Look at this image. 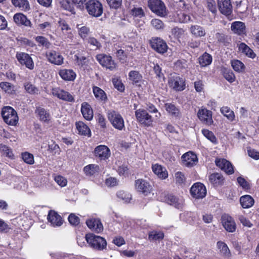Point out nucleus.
<instances>
[{
    "label": "nucleus",
    "mask_w": 259,
    "mask_h": 259,
    "mask_svg": "<svg viewBox=\"0 0 259 259\" xmlns=\"http://www.w3.org/2000/svg\"><path fill=\"white\" fill-rule=\"evenodd\" d=\"M1 115L4 121L8 125L15 126L18 122L19 117L17 112L11 106L3 107L2 109Z\"/></svg>",
    "instance_id": "f257e3e1"
},
{
    "label": "nucleus",
    "mask_w": 259,
    "mask_h": 259,
    "mask_svg": "<svg viewBox=\"0 0 259 259\" xmlns=\"http://www.w3.org/2000/svg\"><path fill=\"white\" fill-rule=\"evenodd\" d=\"M85 239L89 245L94 249L102 250L106 248V240L102 237L90 233L85 235Z\"/></svg>",
    "instance_id": "f03ea898"
},
{
    "label": "nucleus",
    "mask_w": 259,
    "mask_h": 259,
    "mask_svg": "<svg viewBox=\"0 0 259 259\" xmlns=\"http://www.w3.org/2000/svg\"><path fill=\"white\" fill-rule=\"evenodd\" d=\"M107 117L115 129L119 131L125 129L124 119L119 112L114 110H109L107 113Z\"/></svg>",
    "instance_id": "7ed1b4c3"
},
{
    "label": "nucleus",
    "mask_w": 259,
    "mask_h": 259,
    "mask_svg": "<svg viewBox=\"0 0 259 259\" xmlns=\"http://www.w3.org/2000/svg\"><path fill=\"white\" fill-rule=\"evenodd\" d=\"M85 10L89 15L94 17H99L103 13V5L99 0H88Z\"/></svg>",
    "instance_id": "20e7f679"
},
{
    "label": "nucleus",
    "mask_w": 259,
    "mask_h": 259,
    "mask_svg": "<svg viewBox=\"0 0 259 259\" xmlns=\"http://www.w3.org/2000/svg\"><path fill=\"white\" fill-rule=\"evenodd\" d=\"M149 44L151 49L159 54L163 55L167 52L168 47L166 41L160 37H152Z\"/></svg>",
    "instance_id": "39448f33"
},
{
    "label": "nucleus",
    "mask_w": 259,
    "mask_h": 259,
    "mask_svg": "<svg viewBox=\"0 0 259 259\" xmlns=\"http://www.w3.org/2000/svg\"><path fill=\"white\" fill-rule=\"evenodd\" d=\"M96 59L103 67L110 71H113L117 68V63L110 55L99 54L96 55Z\"/></svg>",
    "instance_id": "423d86ee"
},
{
    "label": "nucleus",
    "mask_w": 259,
    "mask_h": 259,
    "mask_svg": "<svg viewBox=\"0 0 259 259\" xmlns=\"http://www.w3.org/2000/svg\"><path fill=\"white\" fill-rule=\"evenodd\" d=\"M135 116L137 121L142 125L146 127L153 124V119L147 111L144 109H139L135 111Z\"/></svg>",
    "instance_id": "0eeeda50"
},
{
    "label": "nucleus",
    "mask_w": 259,
    "mask_h": 259,
    "mask_svg": "<svg viewBox=\"0 0 259 259\" xmlns=\"http://www.w3.org/2000/svg\"><path fill=\"white\" fill-rule=\"evenodd\" d=\"M148 6L150 9L159 16L166 15V8L164 3L161 0H149Z\"/></svg>",
    "instance_id": "6e6552de"
},
{
    "label": "nucleus",
    "mask_w": 259,
    "mask_h": 259,
    "mask_svg": "<svg viewBox=\"0 0 259 259\" xmlns=\"http://www.w3.org/2000/svg\"><path fill=\"white\" fill-rule=\"evenodd\" d=\"M16 58L19 63L25 66L29 70H33L34 68L33 60L30 55L25 52H17Z\"/></svg>",
    "instance_id": "1a4fd4ad"
},
{
    "label": "nucleus",
    "mask_w": 259,
    "mask_h": 259,
    "mask_svg": "<svg viewBox=\"0 0 259 259\" xmlns=\"http://www.w3.org/2000/svg\"><path fill=\"white\" fill-rule=\"evenodd\" d=\"M95 157L100 161H106L111 155V151L109 148L104 145H100L96 147L94 151Z\"/></svg>",
    "instance_id": "9d476101"
},
{
    "label": "nucleus",
    "mask_w": 259,
    "mask_h": 259,
    "mask_svg": "<svg viewBox=\"0 0 259 259\" xmlns=\"http://www.w3.org/2000/svg\"><path fill=\"white\" fill-rule=\"evenodd\" d=\"M191 196L195 199H202L206 195V189L204 185L200 182L194 183L190 189Z\"/></svg>",
    "instance_id": "9b49d317"
},
{
    "label": "nucleus",
    "mask_w": 259,
    "mask_h": 259,
    "mask_svg": "<svg viewBox=\"0 0 259 259\" xmlns=\"http://www.w3.org/2000/svg\"><path fill=\"white\" fill-rule=\"evenodd\" d=\"M46 57L49 62L58 66L62 65L64 63V58L61 53L54 50L46 52Z\"/></svg>",
    "instance_id": "f8f14e48"
},
{
    "label": "nucleus",
    "mask_w": 259,
    "mask_h": 259,
    "mask_svg": "<svg viewBox=\"0 0 259 259\" xmlns=\"http://www.w3.org/2000/svg\"><path fill=\"white\" fill-rule=\"evenodd\" d=\"M51 93L54 96L63 101L68 102H75L74 97L70 93L59 87L53 88Z\"/></svg>",
    "instance_id": "ddd939ff"
},
{
    "label": "nucleus",
    "mask_w": 259,
    "mask_h": 259,
    "mask_svg": "<svg viewBox=\"0 0 259 259\" xmlns=\"http://www.w3.org/2000/svg\"><path fill=\"white\" fill-rule=\"evenodd\" d=\"M221 222L225 229L228 232L233 233L236 230V224L234 219L230 215L224 213L221 217Z\"/></svg>",
    "instance_id": "4468645a"
},
{
    "label": "nucleus",
    "mask_w": 259,
    "mask_h": 259,
    "mask_svg": "<svg viewBox=\"0 0 259 259\" xmlns=\"http://www.w3.org/2000/svg\"><path fill=\"white\" fill-rule=\"evenodd\" d=\"M158 198L159 200L168 204L173 205L176 207H178L180 205L179 198L172 193L167 191H164L160 193Z\"/></svg>",
    "instance_id": "2eb2a0df"
},
{
    "label": "nucleus",
    "mask_w": 259,
    "mask_h": 259,
    "mask_svg": "<svg viewBox=\"0 0 259 259\" xmlns=\"http://www.w3.org/2000/svg\"><path fill=\"white\" fill-rule=\"evenodd\" d=\"M135 186L137 191L145 195H148L152 190V186L149 182L143 179H139L135 182Z\"/></svg>",
    "instance_id": "dca6fc26"
},
{
    "label": "nucleus",
    "mask_w": 259,
    "mask_h": 259,
    "mask_svg": "<svg viewBox=\"0 0 259 259\" xmlns=\"http://www.w3.org/2000/svg\"><path fill=\"white\" fill-rule=\"evenodd\" d=\"M216 165L224 171L227 175H230L234 172V167L232 163L224 158H216Z\"/></svg>",
    "instance_id": "f3484780"
},
{
    "label": "nucleus",
    "mask_w": 259,
    "mask_h": 259,
    "mask_svg": "<svg viewBox=\"0 0 259 259\" xmlns=\"http://www.w3.org/2000/svg\"><path fill=\"white\" fill-rule=\"evenodd\" d=\"M197 116L200 120L205 125H210L213 123L212 112L206 108L199 109L197 113Z\"/></svg>",
    "instance_id": "a211bd4d"
},
{
    "label": "nucleus",
    "mask_w": 259,
    "mask_h": 259,
    "mask_svg": "<svg viewBox=\"0 0 259 259\" xmlns=\"http://www.w3.org/2000/svg\"><path fill=\"white\" fill-rule=\"evenodd\" d=\"M183 164L188 167H191L198 162L197 155L193 152L189 151L184 154L182 156Z\"/></svg>",
    "instance_id": "6ab92c4d"
},
{
    "label": "nucleus",
    "mask_w": 259,
    "mask_h": 259,
    "mask_svg": "<svg viewBox=\"0 0 259 259\" xmlns=\"http://www.w3.org/2000/svg\"><path fill=\"white\" fill-rule=\"evenodd\" d=\"M164 106L169 115L175 119H180L182 117V113L179 107L172 103H165Z\"/></svg>",
    "instance_id": "aec40b11"
},
{
    "label": "nucleus",
    "mask_w": 259,
    "mask_h": 259,
    "mask_svg": "<svg viewBox=\"0 0 259 259\" xmlns=\"http://www.w3.org/2000/svg\"><path fill=\"white\" fill-rule=\"evenodd\" d=\"M170 87L176 91H182L185 89V80L179 76H173L169 81Z\"/></svg>",
    "instance_id": "412c9836"
},
{
    "label": "nucleus",
    "mask_w": 259,
    "mask_h": 259,
    "mask_svg": "<svg viewBox=\"0 0 259 259\" xmlns=\"http://www.w3.org/2000/svg\"><path fill=\"white\" fill-rule=\"evenodd\" d=\"M218 6L220 12L226 16L230 15L232 12L230 0H218Z\"/></svg>",
    "instance_id": "4be33fe9"
},
{
    "label": "nucleus",
    "mask_w": 259,
    "mask_h": 259,
    "mask_svg": "<svg viewBox=\"0 0 259 259\" xmlns=\"http://www.w3.org/2000/svg\"><path fill=\"white\" fill-rule=\"evenodd\" d=\"M80 111L83 117L88 121H91L94 117L93 110L90 104L83 102L81 104Z\"/></svg>",
    "instance_id": "5701e85b"
},
{
    "label": "nucleus",
    "mask_w": 259,
    "mask_h": 259,
    "mask_svg": "<svg viewBox=\"0 0 259 259\" xmlns=\"http://www.w3.org/2000/svg\"><path fill=\"white\" fill-rule=\"evenodd\" d=\"M48 220L54 227H59L62 225V218L54 210H50L48 215Z\"/></svg>",
    "instance_id": "b1692460"
},
{
    "label": "nucleus",
    "mask_w": 259,
    "mask_h": 259,
    "mask_svg": "<svg viewBox=\"0 0 259 259\" xmlns=\"http://www.w3.org/2000/svg\"><path fill=\"white\" fill-rule=\"evenodd\" d=\"M152 169L158 178L164 180L168 178V174L166 169L161 165L158 163L152 164Z\"/></svg>",
    "instance_id": "393cba45"
},
{
    "label": "nucleus",
    "mask_w": 259,
    "mask_h": 259,
    "mask_svg": "<svg viewBox=\"0 0 259 259\" xmlns=\"http://www.w3.org/2000/svg\"><path fill=\"white\" fill-rule=\"evenodd\" d=\"M87 226L96 233H100L103 230L102 224L99 219H91L86 221Z\"/></svg>",
    "instance_id": "a878e982"
},
{
    "label": "nucleus",
    "mask_w": 259,
    "mask_h": 259,
    "mask_svg": "<svg viewBox=\"0 0 259 259\" xmlns=\"http://www.w3.org/2000/svg\"><path fill=\"white\" fill-rule=\"evenodd\" d=\"M58 74L61 78L65 81H74L76 77V73L70 69H60Z\"/></svg>",
    "instance_id": "bb28decb"
},
{
    "label": "nucleus",
    "mask_w": 259,
    "mask_h": 259,
    "mask_svg": "<svg viewBox=\"0 0 259 259\" xmlns=\"http://www.w3.org/2000/svg\"><path fill=\"white\" fill-rule=\"evenodd\" d=\"M208 180L210 183L214 187L222 186L225 181L223 176L218 172L210 174L209 176Z\"/></svg>",
    "instance_id": "cd10ccee"
},
{
    "label": "nucleus",
    "mask_w": 259,
    "mask_h": 259,
    "mask_svg": "<svg viewBox=\"0 0 259 259\" xmlns=\"http://www.w3.org/2000/svg\"><path fill=\"white\" fill-rule=\"evenodd\" d=\"M93 93L95 98L99 102L105 103L108 100V97L105 92L100 88L93 85Z\"/></svg>",
    "instance_id": "c85d7f7f"
},
{
    "label": "nucleus",
    "mask_w": 259,
    "mask_h": 259,
    "mask_svg": "<svg viewBox=\"0 0 259 259\" xmlns=\"http://www.w3.org/2000/svg\"><path fill=\"white\" fill-rule=\"evenodd\" d=\"M14 22L18 25H24L27 27H31V21L27 18L26 16L22 13H16L13 17Z\"/></svg>",
    "instance_id": "c756f323"
},
{
    "label": "nucleus",
    "mask_w": 259,
    "mask_h": 259,
    "mask_svg": "<svg viewBox=\"0 0 259 259\" xmlns=\"http://www.w3.org/2000/svg\"><path fill=\"white\" fill-rule=\"evenodd\" d=\"M75 126L79 135L88 137L91 136V131L90 128L83 121H79L76 122Z\"/></svg>",
    "instance_id": "7c9ffc66"
},
{
    "label": "nucleus",
    "mask_w": 259,
    "mask_h": 259,
    "mask_svg": "<svg viewBox=\"0 0 259 259\" xmlns=\"http://www.w3.org/2000/svg\"><path fill=\"white\" fill-rule=\"evenodd\" d=\"M35 113L36 114L37 117L40 121L44 122H48L50 121V113L44 108L41 107H37L35 110Z\"/></svg>",
    "instance_id": "2f4dec72"
},
{
    "label": "nucleus",
    "mask_w": 259,
    "mask_h": 259,
    "mask_svg": "<svg viewBox=\"0 0 259 259\" xmlns=\"http://www.w3.org/2000/svg\"><path fill=\"white\" fill-rule=\"evenodd\" d=\"M231 29L234 33L241 35L245 33L246 27L243 22L235 21L232 23Z\"/></svg>",
    "instance_id": "473e14b6"
},
{
    "label": "nucleus",
    "mask_w": 259,
    "mask_h": 259,
    "mask_svg": "<svg viewBox=\"0 0 259 259\" xmlns=\"http://www.w3.org/2000/svg\"><path fill=\"white\" fill-rule=\"evenodd\" d=\"M142 75L138 71L132 70L128 73V78L133 84L137 86H141L142 80Z\"/></svg>",
    "instance_id": "72a5a7b5"
},
{
    "label": "nucleus",
    "mask_w": 259,
    "mask_h": 259,
    "mask_svg": "<svg viewBox=\"0 0 259 259\" xmlns=\"http://www.w3.org/2000/svg\"><path fill=\"white\" fill-rule=\"evenodd\" d=\"M238 50L248 58L254 59L256 57V54L244 42H241L239 45Z\"/></svg>",
    "instance_id": "f704fd0d"
},
{
    "label": "nucleus",
    "mask_w": 259,
    "mask_h": 259,
    "mask_svg": "<svg viewBox=\"0 0 259 259\" xmlns=\"http://www.w3.org/2000/svg\"><path fill=\"white\" fill-rule=\"evenodd\" d=\"M0 88L6 94L9 95H14L16 93L15 86L10 82L2 81L0 83Z\"/></svg>",
    "instance_id": "c9c22d12"
},
{
    "label": "nucleus",
    "mask_w": 259,
    "mask_h": 259,
    "mask_svg": "<svg viewBox=\"0 0 259 259\" xmlns=\"http://www.w3.org/2000/svg\"><path fill=\"white\" fill-rule=\"evenodd\" d=\"M240 203L243 208H249L252 207L254 203V200L249 195H245L240 197Z\"/></svg>",
    "instance_id": "e433bc0d"
},
{
    "label": "nucleus",
    "mask_w": 259,
    "mask_h": 259,
    "mask_svg": "<svg viewBox=\"0 0 259 259\" xmlns=\"http://www.w3.org/2000/svg\"><path fill=\"white\" fill-rule=\"evenodd\" d=\"M191 34L197 37L204 36L205 34V29L201 26L194 25H192L190 28Z\"/></svg>",
    "instance_id": "4c0bfd02"
},
{
    "label": "nucleus",
    "mask_w": 259,
    "mask_h": 259,
    "mask_svg": "<svg viewBox=\"0 0 259 259\" xmlns=\"http://www.w3.org/2000/svg\"><path fill=\"white\" fill-rule=\"evenodd\" d=\"M99 170V166L95 164L87 165L83 168V171L85 174L88 176L94 175L96 173L98 172Z\"/></svg>",
    "instance_id": "58836bf2"
},
{
    "label": "nucleus",
    "mask_w": 259,
    "mask_h": 259,
    "mask_svg": "<svg viewBox=\"0 0 259 259\" xmlns=\"http://www.w3.org/2000/svg\"><path fill=\"white\" fill-rule=\"evenodd\" d=\"M222 74L223 77L230 83H232L235 81L236 77L235 75L230 69L227 68H223L221 70Z\"/></svg>",
    "instance_id": "ea45409f"
},
{
    "label": "nucleus",
    "mask_w": 259,
    "mask_h": 259,
    "mask_svg": "<svg viewBox=\"0 0 259 259\" xmlns=\"http://www.w3.org/2000/svg\"><path fill=\"white\" fill-rule=\"evenodd\" d=\"M231 65L234 70L237 72H244L245 70V65L240 60L234 59L231 61Z\"/></svg>",
    "instance_id": "a19ab883"
},
{
    "label": "nucleus",
    "mask_w": 259,
    "mask_h": 259,
    "mask_svg": "<svg viewBox=\"0 0 259 259\" xmlns=\"http://www.w3.org/2000/svg\"><path fill=\"white\" fill-rule=\"evenodd\" d=\"M164 237V234L162 231H152L148 234V238L151 241L162 240Z\"/></svg>",
    "instance_id": "79ce46f5"
},
{
    "label": "nucleus",
    "mask_w": 259,
    "mask_h": 259,
    "mask_svg": "<svg viewBox=\"0 0 259 259\" xmlns=\"http://www.w3.org/2000/svg\"><path fill=\"white\" fill-rule=\"evenodd\" d=\"M217 245L218 248L220 249V252L224 256L227 257L231 256V254L230 249L226 243L222 241H219L217 243Z\"/></svg>",
    "instance_id": "37998d69"
},
{
    "label": "nucleus",
    "mask_w": 259,
    "mask_h": 259,
    "mask_svg": "<svg viewBox=\"0 0 259 259\" xmlns=\"http://www.w3.org/2000/svg\"><path fill=\"white\" fill-rule=\"evenodd\" d=\"M212 56L208 53L205 52L199 58V63L202 67L206 66L212 62Z\"/></svg>",
    "instance_id": "c03bdc74"
},
{
    "label": "nucleus",
    "mask_w": 259,
    "mask_h": 259,
    "mask_svg": "<svg viewBox=\"0 0 259 259\" xmlns=\"http://www.w3.org/2000/svg\"><path fill=\"white\" fill-rule=\"evenodd\" d=\"M12 3L15 7H18L22 10L26 11L30 8L27 0H12Z\"/></svg>",
    "instance_id": "a18cd8bd"
},
{
    "label": "nucleus",
    "mask_w": 259,
    "mask_h": 259,
    "mask_svg": "<svg viewBox=\"0 0 259 259\" xmlns=\"http://www.w3.org/2000/svg\"><path fill=\"white\" fill-rule=\"evenodd\" d=\"M61 7L66 10L72 14H75V10L74 8V4L72 3H71L69 0H62L60 2Z\"/></svg>",
    "instance_id": "49530a36"
},
{
    "label": "nucleus",
    "mask_w": 259,
    "mask_h": 259,
    "mask_svg": "<svg viewBox=\"0 0 259 259\" xmlns=\"http://www.w3.org/2000/svg\"><path fill=\"white\" fill-rule=\"evenodd\" d=\"M176 184L183 187L186 183V178L184 174L181 171H177L175 174Z\"/></svg>",
    "instance_id": "de8ad7c7"
},
{
    "label": "nucleus",
    "mask_w": 259,
    "mask_h": 259,
    "mask_svg": "<svg viewBox=\"0 0 259 259\" xmlns=\"http://www.w3.org/2000/svg\"><path fill=\"white\" fill-rule=\"evenodd\" d=\"M34 39L39 47H43L46 49H49L51 45V43L48 39L45 36H37L34 37Z\"/></svg>",
    "instance_id": "09e8293b"
},
{
    "label": "nucleus",
    "mask_w": 259,
    "mask_h": 259,
    "mask_svg": "<svg viewBox=\"0 0 259 259\" xmlns=\"http://www.w3.org/2000/svg\"><path fill=\"white\" fill-rule=\"evenodd\" d=\"M76 64L80 68H85L88 64V59L85 56H79L76 54L74 55Z\"/></svg>",
    "instance_id": "8fccbe9b"
},
{
    "label": "nucleus",
    "mask_w": 259,
    "mask_h": 259,
    "mask_svg": "<svg viewBox=\"0 0 259 259\" xmlns=\"http://www.w3.org/2000/svg\"><path fill=\"white\" fill-rule=\"evenodd\" d=\"M24 87L26 92L30 95H37L39 93L38 89L30 82H25Z\"/></svg>",
    "instance_id": "3c124183"
},
{
    "label": "nucleus",
    "mask_w": 259,
    "mask_h": 259,
    "mask_svg": "<svg viewBox=\"0 0 259 259\" xmlns=\"http://www.w3.org/2000/svg\"><path fill=\"white\" fill-rule=\"evenodd\" d=\"M221 113L226 117L228 119L232 121L235 119V114L234 112L227 106H224L221 108Z\"/></svg>",
    "instance_id": "603ef678"
},
{
    "label": "nucleus",
    "mask_w": 259,
    "mask_h": 259,
    "mask_svg": "<svg viewBox=\"0 0 259 259\" xmlns=\"http://www.w3.org/2000/svg\"><path fill=\"white\" fill-rule=\"evenodd\" d=\"M0 152L9 158H12L14 156L12 149L3 144H0Z\"/></svg>",
    "instance_id": "864d4df0"
},
{
    "label": "nucleus",
    "mask_w": 259,
    "mask_h": 259,
    "mask_svg": "<svg viewBox=\"0 0 259 259\" xmlns=\"http://www.w3.org/2000/svg\"><path fill=\"white\" fill-rule=\"evenodd\" d=\"M202 133L208 140L210 141L213 144H217L218 140L214 134L208 130L203 129L202 130Z\"/></svg>",
    "instance_id": "5fc2aeb1"
},
{
    "label": "nucleus",
    "mask_w": 259,
    "mask_h": 259,
    "mask_svg": "<svg viewBox=\"0 0 259 259\" xmlns=\"http://www.w3.org/2000/svg\"><path fill=\"white\" fill-rule=\"evenodd\" d=\"M18 41L21 46L25 47L33 48L36 47V44L33 41L26 37H21L18 39Z\"/></svg>",
    "instance_id": "6e6d98bb"
},
{
    "label": "nucleus",
    "mask_w": 259,
    "mask_h": 259,
    "mask_svg": "<svg viewBox=\"0 0 259 259\" xmlns=\"http://www.w3.org/2000/svg\"><path fill=\"white\" fill-rule=\"evenodd\" d=\"M118 174L120 176H126L128 175L129 168L127 164L123 163L121 165L118 166L116 170Z\"/></svg>",
    "instance_id": "4d7b16f0"
},
{
    "label": "nucleus",
    "mask_w": 259,
    "mask_h": 259,
    "mask_svg": "<svg viewBox=\"0 0 259 259\" xmlns=\"http://www.w3.org/2000/svg\"><path fill=\"white\" fill-rule=\"evenodd\" d=\"M215 37L219 42L223 44L225 46H227L230 40V38L227 35L222 33H217Z\"/></svg>",
    "instance_id": "13d9d810"
},
{
    "label": "nucleus",
    "mask_w": 259,
    "mask_h": 259,
    "mask_svg": "<svg viewBox=\"0 0 259 259\" xmlns=\"http://www.w3.org/2000/svg\"><path fill=\"white\" fill-rule=\"evenodd\" d=\"M22 158L24 161L28 164H33L34 162V156L33 154L28 152L22 153Z\"/></svg>",
    "instance_id": "bf43d9fd"
},
{
    "label": "nucleus",
    "mask_w": 259,
    "mask_h": 259,
    "mask_svg": "<svg viewBox=\"0 0 259 259\" xmlns=\"http://www.w3.org/2000/svg\"><path fill=\"white\" fill-rule=\"evenodd\" d=\"M88 0H71L72 3L80 11L85 10Z\"/></svg>",
    "instance_id": "052dcab7"
},
{
    "label": "nucleus",
    "mask_w": 259,
    "mask_h": 259,
    "mask_svg": "<svg viewBox=\"0 0 259 259\" xmlns=\"http://www.w3.org/2000/svg\"><path fill=\"white\" fill-rule=\"evenodd\" d=\"M97 122L98 123L101 129L105 130L107 128L106 123L107 121L103 115L99 113L97 115L96 118Z\"/></svg>",
    "instance_id": "680f3d73"
},
{
    "label": "nucleus",
    "mask_w": 259,
    "mask_h": 259,
    "mask_svg": "<svg viewBox=\"0 0 259 259\" xmlns=\"http://www.w3.org/2000/svg\"><path fill=\"white\" fill-rule=\"evenodd\" d=\"M116 195L119 199L124 200L126 202H130L132 199L131 195L124 191L120 190L118 191Z\"/></svg>",
    "instance_id": "e2e57ef3"
},
{
    "label": "nucleus",
    "mask_w": 259,
    "mask_h": 259,
    "mask_svg": "<svg viewBox=\"0 0 259 259\" xmlns=\"http://www.w3.org/2000/svg\"><path fill=\"white\" fill-rule=\"evenodd\" d=\"M116 56L120 63H124L126 62L127 56L124 50H118L116 52Z\"/></svg>",
    "instance_id": "0e129e2a"
},
{
    "label": "nucleus",
    "mask_w": 259,
    "mask_h": 259,
    "mask_svg": "<svg viewBox=\"0 0 259 259\" xmlns=\"http://www.w3.org/2000/svg\"><path fill=\"white\" fill-rule=\"evenodd\" d=\"M106 1L111 9L117 10L122 5V0H106Z\"/></svg>",
    "instance_id": "69168bd1"
},
{
    "label": "nucleus",
    "mask_w": 259,
    "mask_h": 259,
    "mask_svg": "<svg viewBox=\"0 0 259 259\" xmlns=\"http://www.w3.org/2000/svg\"><path fill=\"white\" fill-rule=\"evenodd\" d=\"M90 33V28L87 26H82L78 29V34L81 38L84 40L87 38Z\"/></svg>",
    "instance_id": "338daca9"
},
{
    "label": "nucleus",
    "mask_w": 259,
    "mask_h": 259,
    "mask_svg": "<svg viewBox=\"0 0 259 259\" xmlns=\"http://www.w3.org/2000/svg\"><path fill=\"white\" fill-rule=\"evenodd\" d=\"M177 16L180 23H188L191 20V17L182 11L178 13Z\"/></svg>",
    "instance_id": "774afa93"
}]
</instances>
